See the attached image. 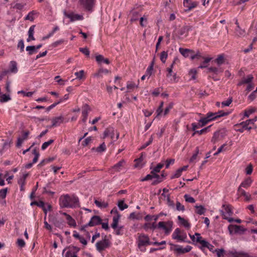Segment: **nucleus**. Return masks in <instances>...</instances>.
<instances>
[{"mask_svg": "<svg viewBox=\"0 0 257 257\" xmlns=\"http://www.w3.org/2000/svg\"><path fill=\"white\" fill-rule=\"evenodd\" d=\"M202 246L204 247H207L209 249V250L212 252H215V249H214V246L209 243L208 241H203L202 242Z\"/></svg>", "mask_w": 257, "mask_h": 257, "instance_id": "nucleus-32", "label": "nucleus"}, {"mask_svg": "<svg viewBox=\"0 0 257 257\" xmlns=\"http://www.w3.org/2000/svg\"><path fill=\"white\" fill-rule=\"evenodd\" d=\"M31 205H36L38 207H41L43 209V211L44 213L46 214L47 210L46 209L45 206V203L42 201H33L31 203Z\"/></svg>", "mask_w": 257, "mask_h": 257, "instance_id": "nucleus-23", "label": "nucleus"}, {"mask_svg": "<svg viewBox=\"0 0 257 257\" xmlns=\"http://www.w3.org/2000/svg\"><path fill=\"white\" fill-rule=\"evenodd\" d=\"M94 203L99 208H105L108 207V204L104 201H99L97 200H95Z\"/></svg>", "mask_w": 257, "mask_h": 257, "instance_id": "nucleus-29", "label": "nucleus"}, {"mask_svg": "<svg viewBox=\"0 0 257 257\" xmlns=\"http://www.w3.org/2000/svg\"><path fill=\"white\" fill-rule=\"evenodd\" d=\"M181 174L182 171H181L180 169L179 168L178 170H176L175 173L171 177V179H173L174 178H179L181 175Z\"/></svg>", "mask_w": 257, "mask_h": 257, "instance_id": "nucleus-56", "label": "nucleus"}, {"mask_svg": "<svg viewBox=\"0 0 257 257\" xmlns=\"http://www.w3.org/2000/svg\"><path fill=\"white\" fill-rule=\"evenodd\" d=\"M128 218L130 219L139 220L140 219V217L139 216V215L136 214L135 212H132L130 214Z\"/></svg>", "mask_w": 257, "mask_h": 257, "instance_id": "nucleus-63", "label": "nucleus"}, {"mask_svg": "<svg viewBox=\"0 0 257 257\" xmlns=\"http://www.w3.org/2000/svg\"><path fill=\"white\" fill-rule=\"evenodd\" d=\"M95 0H79L80 5L88 11H91Z\"/></svg>", "mask_w": 257, "mask_h": 257, "instance_id": "nucleus-7", "label": "nucleus"}, {"mask_svg": "<svg viewBox=\"0 0 257 257\" xmlns=\"http://www.w3.org/2000/svg\"><path fill=\"white\" fill-rule=\"evenodd\" d=\"M63 101V99H60L59 101L55 102L46 108L47 111H49L51 109L55 107L57 104Z\"/></svg>", "mask_w": 257, "mask_h": 257, "instance_id": "nucleus-54", "label": "nucleus"}, {"mask_svg": "<svg viewBox=\"0 0 257 257\" xmlns=\"http://www.w3.org/2000/svg\"><path fill=\"white\" fill-rule=\"evenodd\" d=\"M34 15V11L31 12L26 17L25 20H30V21H33L34 19V17H33Z\"/></svg>", "mask_w": 257, "mask_h": 257, "instance_id": "nucleus-59", "label": "nucleus"}, {"mask_svg": "<svg viewBox=\"0 0 257 257\" xmlns=\"http://www.w3.org/2000/svg\"><path fill=\"white\" fill-rule=\"evenodd\" d=\"M125 164V161L124 160H121L119 162H118L117 164L114 165L112 169L114 170L115 171L118 172L119 171L122 167L123 166V165Z\"/></svg>", "mask_w": 257, "mask_h": 257, "instance_id": "nucleus-24", "label": "nucleus"}, {"mask_svg": "<svg viewBox=\"0 0 257 257\" xmlns=\"http://www.w3.org/2000/svg\"><path fill=\"white\" fill-rule=\"evenodd\" d=\"M66 257H78L76 252L71 251H68L65 255Z\"/></svg>", "mask_w": 257, "mask_h": 257, "instance_id": "nucleus-64", "label": "nucleus"}, {"mask_svg": "<svg viewBox=\"0 0 257 257\" xmlns=\"http://www.w3.org/2000/svg\"><path fill=\"white\" fill-rule=\"evenodd\" d=\"M215 62L219 65L224 62V58L223 55H219L215 60Z\"/></svg>", "mask_w": 257, "mask_h": 257, "instance_id": "nucleus-42", "label": "nucleus"}, {"mask_svg": "<svg viewBox=\"0 0 257 257\" xmlns=\"http://www.w3.org/2000/svg\"><path fill=\"white\" fill-rule=\"evenodd\" d=\"M184 6L186 8L185 12H188L192 9L196 8L198 5V3L196 2H192L191 0H184Z\"/></svg>", "mask_w": 257, "mask_h": 257, "instance_id": "nucleus-8", "label": "nucleus"}, {"mask_svg": "<svg viewBox=\"0 0 257 257\" xmlns=\"http://www.w3.org/2000/svg\"><path fill=\"white\" fill-rule=\"evenodd\" d=\"M96 61L99 64L103 62L106 64H109L110 61L108 59L105 58L102 55H98L96 56Z\"/></svg>", "mask_w": 257, "mask_h": 257, "instance_id": "nucleus-21", "label": "nucleus"}, {"mask_svg": "<svg viewBox=\"0 0 257 257\" xmlns=\"http://www.w3.org/2000/svg\"><path fill=\"white\" fill-rule=\"evenodd\" d=\"M52 222L55 226L59 228L62 229L65 226L64 224V220L62 219H58L56 218H54Z\"/></svg>", "mask_w": 257, "mask_h": 257, "instance_id": "nucleus-18", "label": "nucleus"}, {"mask_svg": "<svg viewBox=\"0 0 257 257\" xmlns=\"http://www.w3.org/2000/svg\"><path fill=\"white\" fill-rule=\"evenodd\" d=\"M106 149V146L104 143H102L99 147L97 148H93L91 150L95 151L98 153H102Z\"/></svg>", "mask_w": 257, "mask_h": 257, "instance_id": "nucleus-31", "label": "nucleus"}, {"mask_svg": "<svg viewBox=\"0 0 257 257\" xmlns=\"http://www.w3.org/2000/svg\"><path fill=\"white\" fill-rule=\"evenodd\" d=\"M143 228L146 231H148L149 229L154 230L156 228H157V225L155 222L153 223H146L143 226Z\"/></svg>", "mask_w": 257, "mask_h": 257, "instance_id": "nucleus-26", "label": "nucleus"}, {"mask_svg": "<svg viewBox=\"0 0 257 257\" xmlns=\"http://www.w3.org/2000/svg\"><path fill=\"white\" fill-rule=\"evenodd\" d=\"M192 247L190 245H187L185 248L178 247L175 249V251L179 254H183L189 252L192 249Z\"/></svg>", "mask_w": 257, "mask_h": 257, "instance_id": "nucleus-17", "label": "nucleus"}, {"mask_svg": "<svg viewBox=\"0 0 257 257\" xmlns=\"http://www.w3.org/2000/svg\"><path fill=\"white\" fill-rule=\"evenodd\" d=\"M252 182V179L250 177H248L241 183L240 186L247 188L251 185Z\"/></svg>", "mask_w": 257, "mask_h": 257, "instance_id": "nucleus-27", "label": "nucleus"}, {"mask_svg": "<svg viewBox=\"0 0 257 257\" xmlns=\"http://www.w3.org/2000/svg\"><path fill=\"white\" fill-rule=\"evenodd\" d=\"M64 15L67 18H69L71 22L83 19V16L78 14H74L73 13L67 14L65 12Z\"/></svg>", "mask_w": 257, "mask_h": 257, "instance_id": "nucleus-16", "label": "nucleus"}, {"mask_svg": "<svg viewBox=\"0 0 257 257\" xmlns=\"http://www.w3.org/2000/svg\"><path fill=\"white\" fill-rule=\"evenodd\" d=\"M214 251H215V252L216 253L217 257H223L224 256V254L225 253V250L224 249L217 248V249H215Z\"/></svg>", "mask_w": 257, "mask_h": 257, "instance_id": "nucleus-47", "label": "nucleus"}, {"mask_svg": "<svg viewBox=\"0 0 257 257\" xmlns=\"http://www.w3.org/2000/svg\"><path fill=\"white\" fill-rule=\"evenodd\" d=\"M54 142V140L51 139L48 142H46L42 144L41 149L43 150H45L49 145L52 144Z\"/></svg>", "mask_w": 257, "mask_h": 257, "instance_id": "nucleus-50", "label": "nucleus"}, {"mask_svg": "<svg viewBox=\"0 0 257 257\" xmlns=\"http://www.w3.org/2000/svg\"><path fill=\"white\" fill-rule=\"evenodd\" d=\"M79 50L80 52L84 54L86 56H89L90 51L87 47L80 48Z\"/></svg>", "mask_w": 257, "mask_h": 257, "instance_id": "nucleus-48", "label": "nucleus"}, {"mask_svg": "<svg viewBox=\"0 0 257 257\" xmlns=\"http://www.w3.org/2000/svg\"><path fill=\"white\" fill-rule=\"evenodd\" d=\"M67 220L68 224L71 227H75L76 226V223L75 220L71 216H68Z\"/></svg>", "mask_w": 257, "mask_h": 257, "instance_id": "nucleus-38", "label": "nucleus"}, {"mask_svg": "<svg viewBox=\"0 0 257 257\" xmlns=\"http://www.w3.org/2000/svg\"><path fill=\"white\" fill-rule=\"evenodd\" d=\"M178 219L180 221L181 224L185 228H190V224L188 222V221L187 220H185L184 218L181 217L180 216H178Z\"/></svg>", "mask_w": 257, "mask_h": 257, "instance_id": "nucleus-30", "label": "nucleus"}, {"mask_svg": "<svg viewBox=\"0 0 257 257\" xmlns=\"http://www.w3.org/2000/svg\"><path fill=\"white\" fill-rule=\"evenodd\" d=\"M192 29V27L191 26H184L179 30L178 33L180 35L182 36L187 34Z\"/></svg>", "mask_w": 257, "mask_h": 257, "instance_id": "nucleus-22", "label": "nucleus"}, {"mask_svg": "<svg viewBox=\"0 0 257 257\" xmlns=\"http://www.w3.org/2000/svg\"><path fill=\"white\" fill-rule=\"evenodd\" d=\"M106 236H105V238L102 240L99 241L96 243V247L98 251L99 252L104 250L105 248L109 246V241L106 238Z\"/></svg>", "mask_w": 257, "mask_h": 257, "instance_id": "nucleus-5", "label": "nucleus"}, {"mask_svg": "<svg viewBox=\"0 0 257 257\" xmlns=\"http://www.w3.org/2000/svg\"><path fill=\"white\" fill-rule=\"evenodd\" d=\"M228 112H224L220 110L216 112H209L206 114L205 117L201 118L199 120V126L203 127L209 122L215 120L220 117L227 116L229 114Z\"/></svg>", "mask_w": 257, "mask_h": 257, "instance_id": "nucleus-2", "label": "nucleus"}, {"mask_svg": "<svg viewBox=\"0 0 257 257\" xmlns=\"http://www.w3.org/2000/svg\"><path fill=\"white\" fill-rule=\"evenodd\" d=\"M11 65L10 71L12 73H16L18 71L17 63L15 61H11Z\"/></svg>", "mask_w": 257, "mask_h": 257, "instance_id": "nucleus-44", "label": "nucleus"}, {"mask_svg": "<svg viewBox=\"0 0 257 257\" xmlns=\"http://www.w3.org/2000/svg\"><path fill=\"white\" fill-rule=\"evenodd\" d=\"M26 51H28L29 55H32L33 53L36 52L35 46H29L26 48Z\"/></svg>", "mask_w": 257, "mask_h": 257, "instance_id": "nucleus-46", "label": "nucleus"}, {"mask_svg": "<svg viewBox=\"0 0 257 257\" xmlns=\"http://www.w3.org/2000/svg\"><path fill=\"white\" fill-rule=\"evenodd\" d=\"M32 153L35 155V157L34 158V159L33 160V162H32V163L34 164L37 162L39 157L40 156V153H39V151L36 148H35L33 150Z\"/></svg>", "mask_w": 257, "mask_h": 257, "instance_id": "nucleus-40", "label": "nucleus"}, {"mask_svg": "<svg viewBox=\"0 0 257 257\" xmlns=\"http://www.w3.org/2000/svg\"><path fill=\"white\" fill-rule=\"evenodd\" d=\"M168 57V53L166 51H163L160 55V60L163 63H165Z\"/></svg>", "mask_w": 257, "mask_h": 257, "instance_id": "nucleus-43", "label": "nucleus"}, {"mask_svg": "<svg viewBox=\"0 0 257 257\" xmlns=\"http://www.w3.org/2000/svg\"><path fill=\"white\" fill-rule=\"evenodd\" d=\"M179 52L185 57H188L190 54H192L193 51L188 49L179 48Z\"/></svg>", "mask_w": 257, "mask_h": 257, "instance_id": "nucleus-25", "label": "nucleus"}, {"mask_svg": "<svg viewBox=\"0 0 257 257\" xmlns=\"http://www.w3.org/2000/svg\"><path fill=\"white\" fill-rule=\"evenodd\" d=\"M253 166L249 164L245 169V173L247 175H250L252 172Z\"/></svg>", "mask_w": 257, "mask_h": 257, "instance_id": "nucleus-60", "label": "nucleus"}, {"mask_svg": "<svg viewBox=\"0 0 257 257\" xmlns=\"http://www.w3.org/2000/svg\"><path fill=\"white\" fill-rule=\"evenodd\" d=\"M181 230L177 228H176L172 234V238L174 239L178 240L179 238L180 237Z\"/></svg>", "mask_w": 257, "mask_h": 257, "instance_id": "nucleus-36", "label": "nucleus"}, {"mask_svg": "<svg viewBox=\"0 0 257 257\" xmlns=\"http://www.w3.org/2000/svg\"><path fill=\"white\" fill-rule=\"evenodd\" d=\"M176 209L178 211H184L185 210V207L184 205H182L180 202L177 201Z\"/></svg>", "mask_w": 257, "mask_h": 257, "instance_id": "nucleus-62", "label": "nucleus"}, {"mask_svg": "<svg viewBox=\"0 0 257 257\" xmlns=\"http://www.w3.org/2000/svg\"><path fill=\"white\" fill-rule=\"evenodd\" d=\"M195 208H196V213L199 215L204 214L206 209L202 205L200 206H195Z\"/></svg>", "mask_w": 257, "mask_h": 257, "instance_id": "nucleus-33", "label": "nucleus"}, {"mask_svg": "<svg viewBox=\"0 0 257 257\" xmlns=\"http://www.w3.org/2000/svg\"><path fill=\"white\" fill-rule=\"evenodd\" d=\"M8 188H5L0 190V198L2 199L5 198L7 195Z\"/></svg>", "mask_w": 257, "mask_h": 257, "instance_id": "nucleus-61", "label": "nucleus"}, {"mask_svg": "<svg viewBox=\"0 0 257 257\" xmlns=\"http://www.w3.org/2000/svg\"><path fill=\"white\" fill-rule=\"evenodd\" d=\"M211 127V125H209L207 127H206L200 131H195L193 134H192V136H194L195 134H198L199 135H202L203 134H205L208 131V130L209 128Z\"/></svg>", "mask_w": 257, "mask_h": 257, "instance_id": "nucleus-34", "label": "nucleus"}, {"mask_svg": "<svg viewBox=\"0 0 257 257\" xmlns=\"http://www.w3.org/2000/svg\"><path fill=\"white\" fill-rule=\"evenodd\" d=\"M197 71L194 69H191L189 72V75L191 76V80H195L196 78Z\"/></svg>", "mask_w": 257, "mask_h": 257, "instance_id": "nucleus-52", "label": "nucleus"}, {"mask_svg": "<svg viewBox=\"0 0 257 257\" xmlns=\"http://www.w3.org/2000/svg\"><path fill=\"white\" fill-rule=\"evenodd\" d=\"M222 208L224 209L225 213L227 214H228L229 216L232 215L233 212L232 211L230 205L223 204L222 205Z\"/></svg>", "mask_w": 257, "mask_h": 257, "instance_id": "nucleus-39", "label": "nucleus"}, {"mask_svg": "<svg viewBox=\"0 0 257 257\" xmlns=\"http://www.w3.org/2000/svg\"><path fill=\"white\" fill-rule=\"evenodd\" d=\"M90 107L87 104H85L83 106L82 111V115L83 118L82 119V121L83 122H86L87 118V116H88V111L90 110Z\"/></svg>", "mask_w": 257, "mask_h": 257, "instance_id": "nucleus-15", "label": "nucleus"}, {"mask_svg": "<svg viewBox=\"0 0 257 257\" xmlns=\"http://www.w3.org/2000/svg\"><path fill=\"white\" fill-rule=\"evenodd\" d=\"M165 227L163 229L165 230V233L169 234L172 230L173 222L172 221L166 222Z\"/></svg>", "mask_w": 257, "mask_h": 257, "instance_id": "nucleus-28", "label": "nucleus"}, {"mask_svg": "<svg viewBox=\"0 0 257 257\" xmlns=\"http://www.w3.org/2000/svg\"><path fill=\"white\" fill-rule=\"evenodd\" d=\"M140 15L139 12L135 11L132 13V17L131 19V22L132 23L136 22L138 20L139 17Z\"/></svg>", "mask_w": 257, "mask_h": 257, "instance_id": "nucleus-41", "label": "nucleus"}, {"mask_svg": "<svg viewBox=\"0 0 257 257\" xmlns=\"http://www.w3.org/2000/svg\"><path fill=\"white\" fill-rule=\"evenodd\" d=\"M65 118L64 117L60 115L58 117H53L52 119V125L49 127H54L60 125L61 123H63L64 121Z\"/></svg>", "mask_w": 257, "mask_h": 257, "instance_id": "nucleus-10", "label": "nucleus"}, {"mask_svg": "<svg viewBox=\"0 0 257 257\" xmlns=\"http://www.w3.org/2000/svg\"><path fill=\"white\" fill-rule=\"evenodd\" d=\"M225 136V131L219 130L215 132L211 139V142L213 144L223 139Z\"/></svg>", "mask_w": 257, "mask_h": 257, "instance_id": "nucleus-6", "label": "nucleus"}, {"mask_svg": "<svg viewBox=\"0 0 257 257\" xmlns=\"http://www.w3.org/2000/svg\"><path fill=\"white\" fill-rule=\"evenodd\" d=\"M59 202L61 208H74L78 205L79 199L74 195L65 194L60 197Z\"/></svg>", "mask_w": 257, "mask_h": 257, "instance_id": "nucleus-1", "label": "nucleus"}, {"mask_svg": "<svg viewBox=\"0 0 257 257\" xmlns=\"http://www.w3.org/2000/svg\"><path fill=\"white\" fill-rule=\"evenodd\" d=\"M143 160V153H142V156L138 159H135V162H136V164L134 165L135 168L140 167V163H141Z\"/></svg>", "mask_w": 257, "mask_h": 257, "instance_id": "nucleus-58", "label": "nucleus"}, {"mask_svg": "<svg viewBox=\"0 0 257 257\" xmlns=\"http://www.w3.org/2000/svg\"><path fill=\"white\" fill-rule=\"evenodd\" d=\"M232 102V98H229L226 101H222L221 102L222 107L228 106Z\"/></svg>", "mask_w": 257, "mask_h": 257, "instance_id": "nucleus-55", "label": "nucleus"}, {"mask_svg": "<svg viewBox=\"0 0 257 257\" xmlns=\"http://www.w3.org/2000/svg\"><path fill=\"white\" fill-rule=\"evenodd\" d=\"M184 197L185 198V201L187 202L192 203L195 202V200L194 199V198L188 194H185Z\"/></svg>", "mask_w": 257, "mask_h": 257, "instance_id": "nucleus-49", "label": "nucleus"}, {"mask_svg": "<svg viewBox=\"0 0 257 257\" xmlns=\"http://www.w3.org/2000/svg\"><path fill=\"white\" fill-rule=\"evenodd\" d=\"M152 244L149 237L148 235L145 234H140L138 236V247L140 248L141 246H147Z\"/></svg>", "mask_w": 257, "mask_h": 257, "instance_id": "nucleus-3", "label": "nucleus"}, {"mask_svg": "<svg viewBox=\"0 0 257 257\" xmlns=\"http://www.w3.org/2000/svg\"><path fill=\"white\" fill-rule=\"evenodd\" d=\"M115 210V212L116 213V215L115 216H114L113 217V222H112V223L111 224V226L112 228L113 229H116L117 227V225H118V221H119V219H120V214L119 213V212H118L117 209L114 207V208H113L110 213H112V212Z\"/></svg>", "mask_w": 257, "mask_h": 257, "instance_id": "nucleus-9", "label": "nucleus"}, {"mask_svg": "<svg viewBox=\"0 0 257 257\" xmlns=\"http://www.w3.org/2000/svg\"><path fill=\"white\" fill-rule=\"evenodd\" d=\"M235 34L239 37L244 36L245 34L244 30L241 29L239 26H238V28L235 29Z\"/></svg>", "mask_w": 257, "mask_h": 257, "instance_id": "nucleus-37", "label": "nucleus"}, {"mask_svg": "<svg viewBox=\"0 0 257 257\" xmlns=\"http://www.w3.org/2000/svg\"><path fill=\"white\" fill-rule=\"evenodd\" d=\"M256 119L257 117L255 116L252 119H249L240 123L239 125H242V127L245 130H250L251 129V127L248 126V125L250 123H253L255 121H256Z\"/></svg>", "mask_w": 257, "mask_h": 257, "instance_id": "nucleus-14", "label": "nucleus"}, {"mask_svg": "<svg viewBox=\"0 0 257 257\" xmlns=\"http://www.w3.org/2000/svg\"><path fill=\"white\" fill-rule=\"evenodd\" d=\"M253 78V77L252 75L250 74L247 76L246 78H244L242 79V80H243V81H244V82L245 83V84H249V83H250V82L252 81Z\"/></svg>", "mask_w": 257, "mask_h": 257, "instance_id": "nucleus-53", "label": "nucleus"}, {"mask_svg": "<svg viewBox=\"0 0 257 257\" xmlns=\"http://www.w3.org/2000/svg\"><path fill=\"white\" fill-rule=\"evenodd\" d=\"M173 105H174V103L173 102H170L168 106L167 107H166V108H165V109L164 110V115H166L169 113L170 109H171L173 108Z\"/></svg>", "mask_w": 257, "mask_h": 257, "instance_id": "nucleus-57", "label": "nucleus"}, {"mask_svg": "<svg viewBox=\"0 0 257 257\" xmlns=\"http://www.w3.org/2000/svg\"><path fill=\"white\" fill-rule=\"evenodd\" d=\"M255 109L254 108H251L248 110H244V115L246 117H248L249 115L255 112Z\"/></svg>", "mask_w": 257, "mask_h": 257, "instance_id": "nucleus-51", "label": "nucleus"}, {"mask_svg": "<svg viewBox=\"0 0 257 257\" xmlns=\"http://www.w3.org/2000/svg\"><path fill=\"white\" fill-rule=\"evenodd\" d=\"M101 222L102 219L100 216L94 215L91 218L90 220L87 223V225H89V226H94L100 224Z\"/></svg>", "mask_w": 257, "mask_h": 257, "instance_id": "nucleus-11", "label": "nucleus"}, {"mask_svg": "<svg viewBox=\"0 0 257 257\" xmlns=\"http://www.w3.org/2000/svg\"><path fill=\"white\" fill-rule=\"evenodd\" d=\"M104 138L110 136L113 139L114 136V130L113 127L107 128L103 133Z\"/></svg>", "mask_w": 257, "mask_h": 257, "instance_id": "nucleus-19", "label": "nucleus"}, {"mask_svg": "<svg viewBox=\"0 0 257 257\" xmlns=\"http://www.w3.org/2000/svg\"><path fill=\"white\" fill-rule=\"evenodd\" d=\"M29 134H30V132L29 131H26L23 132L22 133V137H19L18 138L17 142L16 144V147L18 148L21 147L23 142L25 140L27 139Z\"/></svg>", "mask_w": 257, "mask_h": 257, "instance_id": "nucleus-12", "label": "nucleus"}, {"mask_svg": "<svg viewBox=\"0 0 257 257\" xmlns=\"http://www.w3.org/2000/svg\"><path fill=\"white\" fill-rule=\"evenodd\" d=\"M228 229L230 234L232 233L233 231L234 233L242 234L246 230V229L242 226L232 224L229 225L228 226Z\"/></svg>", "mask_w": 257, "mask_h": 257, "instance_id": "nucleus-4", "label": "nucleus"}, {"mask_svg": "<svg viewBox=\"0 0 257 257\" xmlns=\"http://www.w3.org/2000/svg\"><path fill=\"white\" fill-rule=\"evenodd\" d=\"M157 172L154 171V170H153L151 172V174L152 176V178L157 179L156 180L153 181V182L152 183L151 185L153 186L156 185L163 181V179H162V178H161L160 176L157 174Z\"/></svg>", "mask_w": 257, "mask_h": 257, "instance_id": "nucleus-13", "label": "nucleus"}, {"mask_svg": "<svg viewBox=\"0 0 257 257\" xmlns=\"http://www.w3.org/2000/svg\"><path fill=\"white\" fill-rule=\"evenodd\" d=\"M35 25H32L30 27L28 31V38L27 40V42H30L32 40H35V39L34 37V29Z\"/></svg>", "mask_w": 257, "mask_h": 257, "instance_id": "nucleus-20", "label": "nucleus"}, {"mask_svg": "<svg viewBox=\"0 0 257 257\" xmlns=\"http://www.w3.org/2000/svg\"><path fill=\"white\" fill-rule=\"evenodd\" d=\"M117 206L120 210H123L124 209L127 208L128 207V205L124 203V201L123 200L118 201Z\"/></svg>", "mask_w": 257, "mask_h": 257, "instance_id": "nucleus-35", "label": "nucleus"}, {"mask_svg": "<svg viewBox=\"0 0 257 257\" xmlns=\"http://www.w3.org/2000/svg\"><path fill=\"white\" fill-rule=\"evenodd\" d=\"M11 99V97L9 95L6 94H3L0 96V101L1 102H5Z\"/></svg>", "mask_w": 257, "mask_h": 257, "instance_id": "nucleus-45", "label": "nucleus"}]
</instances>
